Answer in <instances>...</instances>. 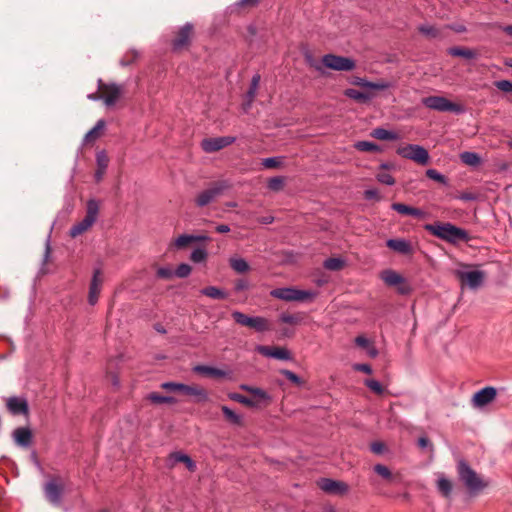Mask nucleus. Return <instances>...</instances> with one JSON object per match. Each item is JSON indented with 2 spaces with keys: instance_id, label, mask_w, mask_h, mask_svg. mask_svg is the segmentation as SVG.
I'll return each instance as SVG.
<instances>
[{
  "instance_id": "obj_1",
  "label": "nucleus",
  "mask_w": 512,
  "mask_h": 512,
  "mask_svg": "<svg viewBox=\"0 0 512 512\" xmlns=\"http://www.w3.org/2000/svg\"><path fill=\"white\" fill-rule=\"evenodd\" d=\"M424 229L431 235L453 245L460 242H468L470 236L468 232L449 222H435L433 224L424 225Z\"/></svg>"
},
{
  "instance_id": "obj_2",
  "label": "nucleus",
  "mask_w": 512,
  "mask_h": 512,
  "mask_svg": "<svg viewBox=\"0 0 512 512\" xmlns=\"http://www.w3.org/2000/svg\"><path fill=\"white\" fill-rule=\"evenodd\" d=\"M240 388L251 394V397L238 393L229 394V398L233 401L241 403L247 407L267 406L271 403V397L261 388H255L249 385H241Z\"/></svg>"
},
{
  "instance_id": "obj_3",
  "label": "nucleus",
  "mask_w": 512,
  "mask_h": 512,
  "mask_svg": "<svg viewBox=\"0 0 512 512\" xmlns=\"http://www.w3.org/2000/svg\"><path fill=\"white\" fill-rule=\"evenodd\" d=\"M457 472L459 479L471 493L482 491L488 486V482L464 460L458 461Z\"/></svg>"
},
{
  "instance_id": "obj_4",
  "label": "nucleus",
  "mask_w": 512,
  "mask_h": 512,
  "mask_svg": "<svg viewBox=\"0 0 512 512\" xmlns=\"http://www.w3.org/2000/svg\"><path fill=\"white\" fill-rule=\"evenodd\" d=\"M195 35L194 25L192 23H185L179 27L171 39V48L173 52L179 53L188 50L192 44Z\"/></svg>"
},
{
  "instance_id": "obj_5",
  "label": "nucleus",
  "mask_w": 512,
  "mask_h": 512,
  "mask_svg": "<svg viewBox=\"0 0 512 512\" xmlns=\"http://www.w3.org/2000/svg\"><path fill=\"white\" fill-rule=\"evenodd\" d=\"M99 212L98 202L94 199H90L86 206L85 217L70 229V236L75 238L84 232H86L96 221Z\"/></svg>"
},
{
  "instance_id": "obj_6",
  "label": "nucleus",
  "mask_w": 512,
  "mask_h": 512,
  "mask_svg": "<svg viewBox=\"0 0 512 512\" xmlns=\"http://www.w3.org/2000/svg\"><path fill=\"white\" fill-rule=\"evenodd\" d=\"M43 491L49 503L60 506L65 491V483L60 476H52L45 482Z\"/></svg>"
},
{
  "instance_id": "obj_7",
  "label": "nucleus",
  "mask_w": 512,
  "mask_h": 512,
  "mask_svg": "<svg viewBox=\"0 0 512 512\" xmlns=\"http://www.w3.org/2000/svg\"><path fill=\"white\" fill-rule=\"evenodd\" d=\"M229 188V185L226 181H219L213 183L209 188L199 192L195 199V205L197 207H205L210 203L214 202L219 196L223 194V192Z\"/></svg>"
},
{
  "instance_id": "obj_8",
  "label": "nucleus",
  "mask_w": 512,
  "mask_h": 512,
  "mask_svg": "<svg viewBox=\"0 0 512 512\" xmlns=\"http://www.w3.org/2000/svg\"><path fill=\"white\" fill-rule=\"evenodd\" d=\"M274 298L284 301H307L313 300L317 293L309 290H299L295 288H276L270 292Z\"/></svg>"
},
{
  "instance_id": "obj_9",
  "label": "nucleus",
  "mask_w": 512,
  "mask_h": 512,
  "mask_svg": "<svg viewBox=\"0 0 512 512\" xmlns=\"http://www.w3.org/2000/svg\"><path fill=\"white\" fill-rule=\"evenodd\" d=\"M422 103L425 107L439 112H453L457 114L464 112L462 105L451 102L442 96L425 97L422 99Z\"/></svg>"
},
{
  "instance_id": "obj_10",
  "label": "nucleus",
  "mask_w": 512,
  "mask_h": 512,
  "mask_svg": "<svg viewBox=\"0 0 512 512\" xmlns=\"http://www.w3.org/2000/svg\"><path fill=\"white\" fill-rule=\"evenodd\" d=\"M397 154L403 158L414 161L420 165H426L429 162L428 151L417 144H407L397 148Z\"/></svg>"
},
{
  "instance_id": "obj_11",
  "label": "nucleus",
  "mask_w": 512,
  "mask_h": 512,
  "mask_svg": "<svg viewBox=\"0 0 512 512\" xmlns=\"http://www.w3.org/2000/svg\"><path fill=\"white\" fill-rule=\"evenodd\" d=\"M232 317L237 324L252 328L257 332L270 330V323L264 317H250L240 311H234Z\"/></svg>"
},
{
  "instance_id": "obj_12",
  "label": "nucleus",
  "mask_w": 512,
  "mask_h": 512,
  "mask_svg": "<svg viewBox=\"0 0 512 512\" xmlns=\"http://www.w3.org/2000/svg\"><path fill=\"white\" fill-rule=\"evenodd\" d=\"M322 63L325 67L335 71H351L356 67V63L353 59L334 54L324 55Z\"/></svg>"
},
{
  "instance_id": "obj_13",
  "label": "nucleus",
  "mask_w": 512,
  "mask_h": 512,
  "mask_svg": "<svg viewBox=\"0 0 512 512\" xmlns=\"http://www.w3.org/2000/svg\"><path fill=\"white\" fill-rule=\"evenodd\" d=\"M99 91L102 93V99L107 106L114 105L123 94V86L115 83H104L99 80Z\"/></svg>"
},
{
  "instance_id": "obj_14",
  "label": "nucleus",
  "mask_w": 512,
  "mask_h": 512,
  "mask_svg": "<svg viewBox=\"0 0 512 512\" xmlns=\"http://www.w3.org/2000/svg\"><path fill=\"white\" fill-rule=\"evenodd\" d=\"M235 141L236 138L233 136L204 138L201 141V148L206 153H214L233 144Z\"/></svg>"
},
{
  "instance_id": "obj_15",
  "label": "nucleus",
  "mask_w": 512,
  "mask_h": 512,
  "mask_svg": "<svg viewBox=\"0 0 512 512\" xmlns=\"http://www.w3.org/2000/svg\"><path fill=\"white\" fill-rule=\"evenodd\" d=\"M317 485L322 491L332 495H345L349 491V486L345 482L330 478H321Z\"/></svg>"
},
{
  "instance_id": "obj_16",
  "label": "nucleus",
  "mask_w": 512,
  "mask_h": 512,
  "mask_svg": "<svg viewBox=\"0 0 512 512\" xmlns=\"http://www.w3.org/2000/svg\"><path fill=\"white\" fill-rule=\"evenodd\" d=\"M381 279L388 286H398V291L401 294H407L410 291L409 286L405 283L404 278L393 270H384L381 273Z\"/></svg>"
},
{
  "instance_id": "obj_17",
  "label": "nucleus",
  "mask_w": 512,
  "mask_h": 512,
  "mask_svg": "<svg viewBox=\"0 0 512 512\" xmlns=\"http://www.w3.org/2000/svg\"><path fill=\"white\" fill-rule=\"evenodd\" d=\"M256 351L261 355L269 358H275L278 360H291L292 355L289 350L284 347L275 346H264L259 345L256 347Z\"/></svg>"
},
{
  "instance_id": "obj_18",
  "label": "nucleus",
  "mask_w": 512,
  "mask_h": 512,
  "mask_svg": "<svg viewBox=\"0 0 512 512\" xmlns=\"http://www.w3.org/2000/svg\"><path fill=\"white\" fill-rule=\"evenodd\" d=\"M7 410L13 415H25L29 414L28 402L24 398L20 397H9L6 400Z\"/></svg>"
},
{
  "instance_id": "obj_19",
  "label": "nucleus",
  "mask_w": 512,
  "mask_h": 512,
  "mask_svg": "<svg viewBox=\"0 0 512 512\" xmlns=\"http://www.w3.org/2000/svg\"><path fill=\"white\" fill-rule=\"evenodd\" d=\"M497 395V391L494 387H485L473 396L472 402L475 407H483L491 403Z\"/></svg>"
},
{
  "instance_id": "obj_20",
  "label": "nucleus",
  "mask_w": 512,
  "mask_h": 512,
  "mask_svg": "<svg viewBox=\"0 0 512 512\" xmlns=\"http://www.w3.org/2000/svg\"><path fill=\"white\" fill-rule=\"evenodd\" d=\"M102 277L100 270H96L93 274V278L89 287L88 301L91 305H95L98 301V297L102 287Z\"/></svg>"
},
{
  "instance_id": "obj_21",
  "label": "nucleus",
  "mask_w": 512,
  "mask_h": 512,
  "mask_svg": "<svg viewBox=\"0 0 512 512\" xmlns=\"http://www.w3.org/2000/svg\"><path fill=\"white\" fill-rule=\"evenodd\" d=\"M459 278L462 282H466L470 288L479 287L484 279V273L482 271H469V272H459Z\"/></svg>"
},
{
  "instance_id": "obj_22",
  "label": "nucleus",
  "mask_w": 512,
  "mask_h": 512,
  "mask_svg": "<svg viewBox=\"0 0 512 512\" xmlns=\"http://www.w3.org/2000/svg\"><path fill=\"white\" fill-rule=\"evenodd\" d=\"M353 85H357L363 88H369L373 90H386L390 88L392 85L388 81H378V82H371L361 77H354V79L351 81Z\"/></svg>"
},
{
  "instance_id": "obj_23",
  "label": "nucleus",
  "mask_w": 512,
  "mask_h": 512,
  "mask_svg": "<svg viewBox=\"0 0 512 512\" xmlns=\"http://www.w3.org/2000/svg\"><path fill=\"white\" fill-rule=\"evenodd\" d=\"M32 431L27 427H19L13 431V438L16 444L28 447L32 443Z\"/></svg>"
},
{
  "instance_id": "obj_24",
  "label": "nucleus",
  "mask_w": 512,
  "mask_h": 512,
  "mask_svg": "<svg viewBox=\"0 0 512 512\" xmlns=\"http://www.w3.org/2000/svg\"><path fill=\"white\" fill-rule=\"evenodd\" d=\"M386 245L390 249L404 255H409L413 252L412 245L404 239H389Z\"/></svg>"
},
{
  "instance_id": "obj_25",
  "label": "nucleus",
  "mask_w": 512,
  "mask_h": 512,
  "mask_svg": "<svg viewBox=\"0 0 512 512\" xmlns=\"http://www.w3.org/2000/svg\"><path fill=\"white\" fill-rule=\"evenodd\" d=\"M208 239L209 238L207 236H205V235L194 236V235L183 234V235H180L178 238L175 239L173 245L177 249H182V248L187 247L189 244H191L193 242H202V241H207Z\"/></svg>"
},
{
  "instance_id": "obj_26",
  "label": "nucleus",
  "mask_w": 512,
  "mask_h": 512,
  "mask_svg": "<svg viewBox=\"0 0 512 512\" xmlns=\"http://www.w3.org/2000/svg\"><path fill=\"white\" fill-rule=\"evenodd\" d=\"M194 371L212 378H222L226 376L225 371L206 365H198L194 368Z\"/></svg>"
},
{
  "instance_id": "obj_27",
  "label": "nucleus",
  "mask_w": 512,
  "mask_h": 512,
  "mask_svg": "<svg viewBox=\"0 0 512 512\" xmlns=\"http://www.w3.org/2000/svg\"><path fill=\"white\" fill-rule=\"evenodd\" d=\"M97 166L98 169L95 172V180L96 182H100L105 174V171L108 167L109 159L104 152H100L97 154Z\"/></svg>"
},
{
  "instance_id": "obj_28",
  "label": "nucleus",
  "mask_w": 512,
  "mask_h": 512,
  "mask_svg": "<svg viewBox=\"0 0 512 512\" xmlns=\"http://www.w3.org/2000/svg\"><path fill=\"white\" fill-rule=\"evenodd\" d=\"M344 95L350 99H353V100L361 102V103L368 102L374 96L372 93L361 92V91H358V90L352 89V88L346 89L344 91Z\"/></svg>"
},
{
  "instance_id": "obj_29",
  "label": "nucleus",
  "mask_w": 512,
  "mask_h": 512,
  "mask_svg": "<svg viewBox=\"0 0 512 512\" xmlns=\"http://www.w3.org/2000/svg\"><path fill=\"white\" fill-rule=\"evenodd\" d=\"M105 125L106 122L103 119L98 120L96 125L85 135L86 143H92L97 140L102 135Z\"/></svg>"
},
{
  "instance_id": "obj_30",
  "label": "nucleus",
  "mask_w": 512,
  "mask_h": 512,
  "mask_svg": "<svg viewBox=\"0 0 512 512\" xmlns=\"http://www.w3.org/2000/svg\"><path fill=\"white\" fill-rule=\"evenodd\" d=\"M371 136L382 141H393L398 140L400 136L392 131L386 130L384 128H376L371 132Z\"/></svg>"
},
{
  "instance_id": "obj_31",
  "label": "nucleus",
  "mask_w": 512,
  "mask_h": 512,
  "mask_svg": "<svg viewBox=\"0 0 512 512\" xmlns=\"http://www.w3.org/2000/svg\"><path fill=\"white\" fill-rule=\"evenodd\" d=\"M305 318V314L298 312V313H282L279 317V320L283 323L291 324V325H298L300 324Z\"/></svg>"
},
{
  "instance_id": "obj_32",
  "label": "nucleus",
  "mask_w": 512,
  "mask_h": 512,
  "mask_svg": "<svg viewBox=\"0 0 512 512\" xmlns=\"http://www.w3.org/2000/svg\"><path fill=\"white\" fill-rule=\"evenodd\" d=\"M200 292H201V294H203L209 298H212V299L222 300V299H226L228 296V294L224 290H222L218 287H215V286L205 287Z\"/></svg>"
},
{
  "instance_id": "obj_33",
  "label": "nucleus",
  "mask_w": 512,
  "mask_h": 512,
  "mask_svg": "<svg viewBox=\"0 0 512 512\" xmlns=\"http://www.w3.org/2000/svg\"><path fill=\"white\" fill-rule=\"evenodd\" d=\"M389 168L390 165L381 164L380 171L377 173L376 178L380 183L391 186L395 184V179L390 173L385 171Z\"/></svg>"
},
{
  "instance_id": "obj_34",
  "label": "nucleus",
  "mask_w": 512,
  "mask_h": 512,
  "mask_svg": "<svg viewBox=\"0 0 512 512\" xmlns=\"http://www.w3.org/2000/svg\"><path fill=\"white\" fill-rule=\"evenodd\" d=\"M448 53L451 56L463 57L466 59H473L477 56L474 50L464 47H452L448 50Z\"/></svg>"
},
{
  "instance_id": "obj_35",
  "label": "nucleus",
  "mask_w": 512,
  "mask_h": 512,
  "mask_svg": "<svg viewBox=\"0 0 512 512\" xmlns=\"http://www.w3.org/2000/svg\"><path fill=\"white\" fill-rule=\"evenodd\" d=\"M460 160L465 165H468L471 167H476V166L480 165V163H481L480 156L475 152H468V151L462 152L460 154Z\"/></svg>"
},
{
  "instance_id": "obj_36",
  "label": "nucleus",
  "mask_w": 512,
  "mask_h": 512,
  "mask_svg": "<svg viewBox=\"0 0 512 512\" xmlns=\"http://www.w3.org/2000/svg\"><path fill=\"white\" fill-rule=\"evenodd\" d=\"M182 393L186 395L197 396L199 397V400H207V393L205 389L200 388L198 386H189L184 384Z\"/></svg>"
},
{
  "instance_id": "obj_37",
  "label": "nucleus",
  "mask_w": 512,
  "mask_h": 512,
  "mask_svg": "<svg viewBox=\"0 0 512 512\" xmlns=\"http://www.w3.org/2000/svg\"><path fill=\"white\" fill-rule=\"evenodd\" d=\"M260 80H261V76L259 74H255L252 77L250 87H249V90L247 91V95H246L248 98V105H250L254 101V99L257 95V90H258V87L260 84Z\"/></svg>"
},
{
  "instance_id": "obj_38",
  "label": "nucleus",
  "mask_w": 512,
  "mask_h": 512,
  "mask_svg": "<svg viewBox=\"0 0 512 512\" xmlns=\"http://www.w3.org/2000/svg\"><path fill=\"white\" fill-rule=\"evenodd\" d=\"M187 460V455L176 451L169 454V456L166 459V466L169 469H173L177 463H181L182 461Z\"/></svg>"
},
{
  "instance_id": "obj_39",
  "label": "nucleus",
  "mask_w": 512,
  "mask_h": 512,
  "mask_svg": "<svg viewBox=\"0 0 512 512\" xmlns=\"http://www.w3.org/2000/svg\"><path fill=\"white\" fill-rule=\"evenodd\" d=\"M354 147L361 152H381V148L377 144L369 141H358Z\"/></svg>"
},
{
  "instance_id": "obj_40",
  "label": "nucleus",
  "mask_w": 512,
  "mask_h": 512,
  "mask_svg": "<svg viewBox=\"0 0 512 512\" xmlns=\"http://www.w3.org/2000/svg\"><path fill=\"white\" fill-rule=\"evenodd\" d=\"M229 262L231 268L238 273H245L249 270V265L243 258H231Z\"/></svg>"
},
{
  "instance_id": "obj_41",
  "label": "nucleus",
  "mask_w": 512,
  "mask_h": 512,
  "mask_svg": "<svg viewBox=\"0 0 512 512\" xmlns=\"http://www.w3.org/2000/svg\"><path fill=\"white\" fill-rule=\"evenodd\" d=\"M323 266L331 271H339L345 266V262L341 258H328L324 261Z\"/></svg>"
},
{
  "instance_id": "obj_42",
  "label": "nucleus",
  "mask_w": 512,
  "mask_h": 512,
  "mask_svg": "<svg viewBox=\"0 0 512 512\" xmlns=\"http://www.w3.org/2000/svg\"><path fill=\"white\" fill-rule=\"evenodd\" d=\"M437 487L443 496L449 497L452 491V483L448 479L444 477L439 478L437 481Z\"/></svg>"
},
{
  "instance_id": "obj_43",
  "label": "nucleus",
  "mask_w": 512,
  "mask_h": 512,
  "mask_svg": "<svg viewBox=\"0 0 512 512\" xmlns=\"http://www.w3.org/2000/svg\"><path fill=\"white\" fill-rule=\"evenodd\" d=\"M221 410H222L225 418L227 419V421H229L232 424H236V425L241 424V417L238 414H236L234 411H232L229 407L222 406Z\"/></svg>"
},
{
  "instance_id": "obj_44",
  "label": "nucleus",
  "mask_w": 512,
  "mask_h": 512,
  "mask_svg": "<svg viewBox=\"0 0 512 512\" xmlns=\"http://www.w3.org/2000/svg\"><path fill=\"white\" fill-rule=\"evenodd\" d=\"M374 471L382 478H384L390 482L394 481V476L387 466L382 465V464H376L374 466Z\"/></svg>"
},
{
  "instance_id": "obj_45",
  "label": "nucleus",
  "mask_w": 512,
  "mask_h": 512,
  "mask_svg": "<svg viewBox=\"0 0 512 512\" xmlns=\"http://www.w3.org/2000/svg\"><path fill=\"white\" fill-rule=\"evenodd\" d=\"M285 179L282 176L272 177L268 181V188L272 191H280L284 188Z\"/></svg>"
},
{
  "instance_id": "obj_46",
  "label": "nucleus",
  "mask_w": 512,
  "mask_h": 512,
  "mask_svg": "<svg viewBox=\"0 0 512 512\" xmlns=\"http://www.w3.org/2000/svg\"><path fill=\"white\" fill-rule=\"evenodd\" d=\"M418 30L428 38H437L441 35L440 31L436 27L430 25H422L418 28Z\"/></svg>"
},
{
  "instance_id": "obj_47",
  "label": "nucleus",
  "mask_w": 512,
  "mask_h": 512,
  "mask_svg": "<svg viewBox=\"0 0 512 512\" xmlns=\"http://www.w3.org/2000/svg\"><path fill=\"white\" fill-rule=\"evenodd\" d=\"M365 385L372 390L375 394L381 395L384 392V388L381 383L374 379L365 380Z\"/></svg>"
},
{
  "instance_id": "obj_48",
  "label": "nucleus",
  "mask_w": 512,
  "mask_h": 512,
  "mask_svg": "<svg viewBox=\"0 0 512 512\" xmlns=\"http://www.w3.org/2000/svg\"><path fill=\"white\" fill-rule=\"evenodd\" d=\"M426 176L436 182L447 184V178L435 169H428L426 171Z\"/></svg>"
},
{
  "instance_id": "obj_49",
  "label": "nucleus",
  "mask_w": 512,
  "mask_h": 512,
  "mask_svg": "<svg viewBox=\"0 0 512 512\" xmlns=\"http://www.w3.org/2000/svg\"><path fill=\"white\" fill-rule=\"evenodd\" d=\"M262 164L267 169L277 168L282 164V158L281 157L266 158L263 160Z\"/></svg>"
},
{
  "instance_id": "obj_50",
  "label": "nucleus",
  "mask_w": 512,
  "mask_h": 512,
  "mask_svg": "<svg viewBox=\"0 0 512 512\" xmlns=\"http://www.w3.org/2000/svg\"><path fill=\"white\" fill-rule=\"evenodd\" d=\"M183 383H176V382H164L161 384V388L167 391L171 392H179L182 393L183 390Z\"/></svg>"
},
{
  "instance_id": "obj_51",
  "label": "nucleus",
  "mask_w": 512,
  "mask_h": 512,
  "mask_svg": "<svg viewBox=\"0 0 512 512\" xmlns=\"http://www.w3.org/2000/svg\"><path fill=\"white\" fill-rule=\"evenodd\" d=\"M206 256V251L204 249L198 248L192 251L190 259L195 263H199L205 260Z\"/></svg>"
},
{
  "instance_id": "obj_52",
  "label": "nucleus",
  "mask_w": 512,
  "mask_h": 512,
  "mask_svg": "<svg viewBox=\"0 0 512 512\" xmlns=\"http://www.w3.org/2000/svg\"><path fill=\"white\" fill-rule=\"evenodd\" d=\"M191 273V267L188 264H180L176 271L175 275L179 278H185Z\"/></svg>"
},
{
  "instance_id": "obj_53",
  "label": "nucleus",
  "mask_w": 512,
  "mask_h": 512,
  "mask_svg": "<svg viewBox=\"0 0 512 512\" xmlns=\"http://www.w3.org/2000/svg\"><path fill=\"white\" fill-rule=\"evenodd\" d=\"M391 208L402 215H410L412 207L403 203H393Z\"/></svg>"
},
{
  "instance_id": "obj_54",
  "label": "nucleus",
  "mask_w": 512,
  "mask_h": 512,
  "mask_svg": "<svg viewBox=\"0 0 512 512\" xmlns=\"http://www.w3.org/2000/svg\"><path fill=\"white\" fill-rule=\"evenodd\" d=\"M281 374L284 375L289 381H291L292 383H294L296 385L302 384V380L300 379V377H298L294 372H292L290 370L283 369V370H281Z\"/></svg>"
},
{
  "instance_id": "obj_55",
  "label": "nucleus",
  "mask_w": 512,
  "mask_h": 512,
  "mask_svg": "<svg viewBox=\"0 0 512 512\" xmlns=\"http://www.w3.org/2000/svg\"><path fill=\"white\" fill-rule=\"evenodd\" d=\"M495 86L503 91V92H506V93H511L512 92V82L508 81V80H500V81H496L495 82Z\"/></svg>"
},
{
  "instance_id": "obj_56",
  "label": "nucleus",
  "mask_w": 512,
  "mask_h": 512,
  "mask_svg": "<svg viewBox=\"0 0 512 512\" xmlns=\"http://www.w3.org/2000/svg\"><path fill=\"white\" fill-rule=\"evenodd\" d=\"M157 276L162 279H170L173 276V271L168 267H160L157 270Z\"/></svg>"
},
{
  "instance_id": "obj_57",
  "label": "nucleus",
  "mask_w": 512,
  "mask_h": 512,
  "mask_svg": "<svg viewBox=\"0 0 512 512\" xmlns=\"http://www.w3.org/2000/svg\"><path fill=\"white\" fill-rule=\"evenodd\" d=\"M164 397L165 396H162V395L158 394L157 392H152L147 395V400H149L150 402H152L154 404H164Z\"/></svg>"
},
{
  "instance_id": "obj_58",
  "label": "nucleus",
  "mask_w": 512,
  "mask_h": 512,
  "mask_svg": "<svg viewBox=\"0 0 512 512\" xmlns=\"http://www.w3.org/2000/svg\"><path fill=\"white\" fill-rule=\"evenodd\" d=\"M259 3V0H239L237 5L242 8H253L256 7Z\"/></svg>"
},
{
  "instance_id": "obj_59",
  "label": "nucleus",
  "mask_w": 512,
  "mask_h": 512,
  "mask_svg": "<svg viewBox=\"0 0 512 512\" xmlns=\"http://www.w3.org/2000/svg\"><path fill=\"white\" fill-rule=\"evenodd\" d=\"M457 198L463 201H472L477 199V195L472 192H462L457 196Z\"/></svg>"
},
{
  "instance_id": "obj_60",
  "label": "nucleus",
  "mask_w": 512,
  "mask_h": 512,
  "mask_svg": "<svg viewBox=\"0 0 512 512\" xmlns=\"http://www.w3.org/2000/svg\"><path fill=\"white\" fill-rule=\"evenodd\" d=\"M355 343L359 347H362V348H365V349L369 348V346H370L369 340L366 337H364V336H357L355 338Z\"/></svg>"
},
{
  "instance_id": "obj_61",
  "label": "nucleus",
  "mask_w": 512,
  "mask_h": 512,
  "mask_svg": "<svg viewBox=\"0 0 512 512\" xmlns=\"http://www.w3.org/2000/svg\"><path fill=\"white\" fill-rule=\"evenodd\" d=\"M410 216H413V217H416V218H419V219H424L426 218V213L419 209V208H415V207H412L411 208V212H410Z\"/></svg>"
},
{
  "instance_id": "obj_62",
  "label": "nucleus",
  "mask_w": 512,
  "mask_h": 512,
  "mask_svg": "<svg viewBox=\"0 0 512 512\" xmlns=\"http://www.w3.org/2000/svg\"><path fill=\"white\" fill-rule=\"evenodd\" d=\"M384 444L382 442H374L371 444V451L375 454H381L384 450Z\"/></svg>"
},
{
  "instance_id": "obj_63",
  "label": "nucleus",
  "mask_w": 512,
  "mask_h": 512,
  "mask_svg": "<svg viewBox=\"0 0 512 512\" xmlns=\"http://www.w3.org/2000/svg\"><path fill=\"white\" fill-rule=\"evenodd\" d=\"M354 368H355V370L364 372L366 374H371L372 373V368L368 364H356L354 366Z\"/></svg>"
},
{
  "instance_id": "obj_64",
  "label": "nucleus",
  "mask_w": 512,
  "mask_h": 512,
  "mask_svg": "<svg viewBox=\"0 0 512 512\" xmlns=\"http://www.w3.org/2000/svg\"><path fill=\"white\" fill-rule=\"evenodd\" d=\"M364 195H365V198L366 199H376V200H379L380 197H379V194H378V191L375 190V189H369V190H366L364 192Z\"/></svg>"
}]
</instances>
